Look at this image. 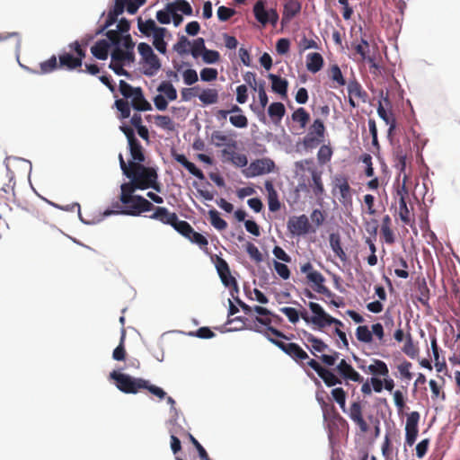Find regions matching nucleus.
<instances>
[{"mask_svg":"<svg viewBox=\"0 0 460 460\" xmlns=\"http://www.w3.org/2000/svg\"><path fill=\"white\" fill-rule=\"evenodd\" d=\"M391 226L392 219L389 215H385L382 220L381 234L384 237L385 243L388 244H392L394 243V234L391 228Z\"/></svg>","mask_w":460,"mask_h":460,"instance_id":"30","label":"nucleus"},{"mask_svg":"<svg viewBox=\"0 0 460 460\" xmlns=\"http://www.w3.org/2000/svg\"><path fill=\"white\" fill-rule=\"evenodd\" d=\"M115 106L120 112L119 118L121 119H128L130 116V105L129 102L125 99H118L115 101Z\"/></svg>","mask_w":460,"mask_h":460,"instance_id":"51","label":"nucleus"},{"mask_svg":"<svg viewBox=\"0 0 460 460\" xmlns=\"http://www.w3.org/2000/svg\"><path fill=\"white\" fill-rule=\"evenodd\" d=\"M111 58L113 60L120 61L121 63L128 61H134V53L129 50H123L119 47H116L111 52Z\"/></svg>","mask_w":460,"mask_h":460,"instance_id":"38","label":"nucleus"},{"mask_svg":"<svg viewBox=\"0 0 460 460\" xmlns=\"http://www.w3.org/2000/svg\"><path fill=\"white\" fill-rule=\"evenodd\" d=\"M402 351L408 357L415 358L419 354V349L414 345L411 333H407Z\"/></svg>","mask_w":460,"mask_h":460,"instance_id":"46","label":"nucleus"},{"mask_svg":"<svg viewBox=\"0 0 460 460\" xmlns=\"http://www.w3.org/2000/svg\"><path fill=\"white\" fill-rule=\"evenodd\" d=\"M59 68H66L67 70H75L81 67V61L75 58V56L68 52H64L59 55Z\"/></svg>","mask_w":460,"mask_h":460,"instance_id":"23","label":"nucleus"},{"mask_svg":"<svg viewBox=\"0 0 460 460\" xmlns=\"http://www.w3.org/2000/svg\"><path fill=\"white\" fill-rule=\"evenodd\" d=\"M130 104L132 105V107L135 110L139 111H146L152 110V106L145 98L141 88H138V90L133 95V97L131 98Z\"/></svg>","mask_w":460,"mask_h":460,"instance_id":"25","label":"nucleus"},{"mask_svg":"<svg viewBox=\"0 0 460 460\" xmlns=\"http://www.w3.org/2000/svg\"><path fill=\"white\" fill-rule=\"evenodd\" d=\"M398 194L400 195V199H399L400 219L405 225H410L412 219H411V215L410 209L407 207L405 196L401 191H398Z\"/></svg>","mask_w":460,"mask_h":460,"instance_id":"34","label":"nucleus"},{"mask_svg":"<svg viewBox=\"0 0 460 460\" xmlns=\"http://www.w3.org/2000/svg\"><path fill=\"white\" fill-rule=\"evenodd\" d=\"M273 266H274L275 271L281 279H283L285 280L289 279L290 270L286 264L277 261H274Z\"/></svg>","mask_w":460,"mask_h":460,"instance_id":"61","label":"nucleus"},{"mask_svg":"<svg viewBox=\"0 0 460 460\" xmlns=\"http://www.w3.org/2000/svg\"><path fill=\"white\" fill-rule=\"evenodd\" d=\"M307 172L311 173L313 193L316 198L321 199L324 193V187L322 180V172L318 171L316 167H308Z\"/></svg>","mask_w":460,"mask_h":460,"instance_id":"16","label":"nucleus"},{"mask_svg":"<svg viewBox=\"0 0 460 460\" xmlns=\"http://www.w3.org/2000/svg\"><path fill=\"white\" fill-rule=\"evenodd\" d=\"M334 186L340 190V201L343 204H350L352 202V190L348 179L344 176L335 177Z\"/></svg>","mask_w":460,"mask_h":460,"instance_id":"11","label":"nucleus"},{"mask_svg":"<svg viewBox=\"0 0 460 460\" xmlns=\"http://www.w3.org/2000/svg\"><path fill=\"white\" fill-rule=\"evenodd\" d=\"M177 215L174 212H170L168 208L164 207H156L155 212L149 216L151 219L160 221L164 225H170L171 226L175 223Z\"/></svg>","mask_w":460,"mask_h":460,"instance_id":"15","label":"nucleus"},{"mask_svg":"<svg viewBox=\"0 0 460 460\" xmlns=\"http://www.w3.org/2000/svg\"><path fill=\"white\" fill-rule=\"evenodd\" d=\"M285 113L286 109L282 102H272L268 108V114L275 124L280 123Z\"/></svg>","mask_w":460,"mask_h":460,"instance_id":"27","label":"nucleus"},{"mask_svg":"<svg viewBox=\"0 0 460 460\" xmlns=\"http://www.w3.org/2000/svg\"><path fill=\"white\" fill-rule=\"evenodd\" d=\"M137 23L139 31L146 36H150L152 32L153 35L155 34L157 32V29L160 28L156 26L155 21L152 19H148L146 22H143L139 17Z\"/></svg>","mask_w":460,"mask_h":460,"instance_id":"39","label":"nucleus"},{"mask_svg":"<svg viewBox=\"0 0 460 460\" xmlns=\"http://www.w3.org/2000/svg\"><path fill=\"white\" fill-rule=\"evenodd\" d=\"M59 67V63H58L57 57L55 55L51 56L48 60L43 61L40 64V74H49Z\"/></svg>","mask_w":460,"mask_h":460,"instance_id":"43","label":"nucleus"},{"mask_svg":"<svg viewBox=\"0 0 460 460\" xmlns=\"http://www.w3.org/2000/svg\"><path fill=\"white\" fill-rule=\"evenodd\" d=\"M336 370L340 376L345 381H353L361 383L363 377L349 364L345 359H341L336 367Z\"/></svg>","mask_w":460,"mask_h":460,"instance_id":"10","label":"nucleus"},{"mask_svg":"<svg viewBox=\"0 0 460 460\" xmlns=\"http://www.w3.org/2000/svg\"><path fill=\"white\" fill-rule=\"evenodd\" d=\"M270 341L301 367L308 366L313 368L328 387L342 383L341 379L335 376L332 370L322 367L315 359L310 358L307 352L298 344L294 342L286 343L278 339H270Z\"/></svg>","mask_w":460,"mask_h":460,"instance_id":"1","label":"nucleus"},{"mask_svg":"<svg viewBox=\"0 0 460 460\" xmlns=\"http://www.w3.org/2000/svg\"><path fill=\"white\" fill-rule=\"evenodd\" d=\"M139 190L137 183L130 180L128 182H124L120 186L119 199L125 206L123 213L128 216L137 217L143 212L151 211L154 205L140 195H133V193Z\"/></svg>","mask_w":460,"mask_h":460,"instance_id":"2","label":"nucleus"},{"mask_svg":"<svg viewBox=\"0 0 460 460\" xmlns=\"http://www.w3.org/2000/svg\"><path fill=\"white\" fill-rule=\"evenodd\" d=\"M135 181L139 190L153 189L161 191V184L158 182V174L155 168L145 166L142 164H132L131 170L126 176Z\"/></svg>","mask_w":460,"mask_h":460,"instance_id":"4","label":"nucleus"},{"mask_svg":"<svg viewBox=\"0 0 460 460\" xmlns=\"http://www.w3.org/2000/svg\"><path fill=\"white\" fill-rule=\"evenodd\" d=\"M308 306L312 313L314 314L311 317V323L319 328L325 327V323L329 318L330 314H328L323 308L317 303L309 302Z\"/></svg>","mask_w":460,"mask_h":460,"instance_id":"14","label":"nucleus"},{"mask_svg":"<svg viewBox=\"0 0 460 460\" xmlns=\"http://www.w3.org/2000/svg\"><path fill=\"white\" fill-rule=\"evenodd\" d=\"M323 58L320 53L313 52L306 56V68L311 73L319 72L323 66Z\"/></svg>","mask_w":460,"mask_h":460,"instance_id":"24","label":"nucleus"},{"mask_svg":"<svg viewBox=\"0 0 460 460\" xmlns=\"http://www.w3.org/2000/svg\"><path fill=\"white\" fill-rule=\"evenodd\" d=\"M420 417V416L418 411H411L407 417L405 425V442L410 447H411L416 441L419 432L418 423Z\"/></svg>","mask_w":460,"mask_h":460,"instance_id":"9","label":"nucleus"},{"mask_svg":"<svg viewBox=\"0 0 460 460\" xmlns=\"http://www.w3.org/2000/svg\"><path fill=\"white\" fill-rule=\"evenodd\" d=\"M128 146H129L130 155L133 160L132 162L138 163V164L144 163L146 160V157H145L144 150H143V147H142L140 142L137 139H136V140L128 143Z\"/></svg>","mask_w":460,"mask_h":460,"instance_id":"31","label":"nucleus"},{"mask_svg":"<svg viewBox=\"0 0 460 460\" xmlns=\"http://www.w3.org/2000/svg\"><path fill=\"white\" fill-rule=\"evenodd\" d=\"M330 77L338 84V86H343L346 84L345 78L343 77L341 70L338 65H332L330 67Z\"/></svg>","mask_w":460,"mask_h":460,"instance_id":"53","label":"nucleus"},{"mask_svg":"<svg viewBox=\"0 0 460 460\" xmlns=\"http://www.w3.org/2000/svg\"><path fill=\"white\" fill-rule=\"evenodd\" d=\"M229 122L232 126L238 128H245L248 127V119L247 117L243 113L239 114H233L229 116Z\"/></svg>","mask_w":460,"mask_h":460,"instance_id":"50","label":"nucleus"},{"mask_svg":"<svg viewBox=\"0 0 460 460\" xmlns=\"http://www.w3.org/2000/svg\"><path fill=\"white\" fill-rule=\"evenodd\" d=\"M199 99L204 105L215 104L218 101V91L215 88L204 89L199 94Z\"/></svg>","mask_w":460,"mask_h":460,"instance_id":"33","label":"nucleus"},{"mask_svg":"<svg viewBox=\"0 0 460 460\" xmlns=\"http://www.w3.org/2000/svg\"><path fill=\"white\" fill-rule=\"evenodd\" d=\"M246 252L249 254L250 258L253 260L255 262L259 263L263 261L262 254L261 253L257 246L252 243H247Z\"/></svg>","mask_w":460,"mask_h":460,"instance_id":"60","label":"nucleus"},{"mask_svg":"<svg viewBox=\"0 0 460 460\" xmlns=\"http://www.w3.org/2000/svg\"><path fill=\"white\" fill-rule=\"evenodd\" d=\"M356 337L364 343H371L373 341L372 332L367 325H360L357 328Z\"/></svg>","mask_w":460,"mask_h":460,"instance_id":"47","label":"nucleus"},{"mask_svg":"<svg viewBox=\"0 0 460 460\" xmlns=\"http://www.w3.org/2000/svg\"><path fill=\"white\" fill-rule=\"evenodd\" d=\"M268 78L271 81V89L281 96H287L288 82L287 79L274 74H269Z\"/></svg>","mask_w":460,"mask_h":460,"instance_id":"22","label":"nucleus"},{"mask_svg":"<svg viewBox=\"0 0 460 460\" xmlns=\"http://www.w3.org/2000/svg\"><path fill=\"white\" fill-rule=\"evenodd\" d=\"M118 14L110 10L105 22L97 30L96 34H102L110 26L116 22Z\"/></svg>","mask_w":460,"mask_h":460,"instance_id":"62","label":"nucleus"},{"mask_svg":"<svg viewBox=\"0 0 460 460\" xmlns=\"http://www.w3.org/2000/svg\"><path fill=\"white\" fill-rule=\"evenodd\" d=\"M329 242L335 256H337L342 262H346L348 261V256L341 246L340 234L338 233L331 234L329 236Z\"/></svg>","mask_w":460,"mask_h":460,"instance_id":"21","label":"nucleus"},{"mask_svg":"<svg viewBox=\"0 0 460 460\" xmlns=\"http://www.w3.org/2000/svg\"><path fill=\"white\" fill-rule=\"evenodd\" d=\"M178 233H180L184 237L189 236V234L191 233L192 226L184 220H179L177 217L175 223L172 226Z\"/></svg>","mask_w":460,"mask_h":460,"instance_id":"54","label":"nucleus"},{"mask_svg":"<svg viewBox=\"0 0 460 460\" xmlns=\"http://www.w3.org/2000/svg\"><path fill=\"white\" fill-rule=\"evenodd\" d=\"M268 12L265 9V1L264 0H259L255 3L253 6V13L255 16V19L261 23L262 25H266L269 23V15Z\"/></svg>","mask_w":460,"mask_h":460,"instance_id":"32","label":"nucleus"},{"mask_svg":"<svg viewBox=\"0 0 460 460\" xmlns=\"http://www.w3.org/2000/svg\"><path fill=\"white\" fill-rule=\"evenodd\" d=\"M292 119L299 123L301 128H305L310 119V115L304 108L300 107L292 113Z\"/></svg>","mask_w":460,"mask_h":460,"instance_id":"41","label":"nucleus"},{"mask_svg":"<svg viewBox=\"0 0 460 460\" xmlns=\"http://www.w3.org/2000/svg\"><path fill=\"white\" fill-rule=\"evenodd\" d=\"M191 243L199 246L200 249L207 251L208 241V239L201 234L196 232L193 228L191 229V233L189 234V236L186 237Z\"/></svg>","mask_w":460,"mask_h":460,"instance_id":"44","label":"nucleus"},{"mask_svg":"<svg viewBox=\"0 0 460 460\" xmlns=\"http://www.w3.org/2000/svg\"><path fill=\"white\" fill-rule=\"evenodd\" d=\"M6 169H7V178H8V182L7 183H4L1 190L5 193V194H13V191H14V187H15V181H14V174L12 171H10L9 167H8V164H6Z\"/></svg>","mask_w":460,"mask_h":460,"instance_id":"59","label":"nucleus"},{"mask_svg":"<svg viewBox=\"0 0 460 460\" xmlns=\"http://www.w3.org/2000/svg\"><path fill=\"white\" fill-rule=\"evenodd\" d=\"M190 45V41L185 36H181L179 38V40L173 46V49L180 55L187 54L189 52L188 47Z\"/></svg>","mask_w":460,"mask_h":460,"instance_id":"64","label":"nucleus"},{"mask_svg":"<svg viewBox=\"0 0 460 460\" xmlns=\"http://www.w3.org/2000/svg\"><path fill=\"white\" fill-rule=\"evenodd\" d=\"M288 229L292 235H304L310 231V223L305 215L291 217L288 221Z\"/></svg>","mask_w":460,"mask_h":460,"instance_id":"8","label":"nucleus"},{"mask_svg":"<svg viewBox=\"0 0 460 460\" xmlns=\"http://www.w3.org/2000/svg\"><path fill=\"white\" fill-rule=\"evenodd\" d=\"M306 279L308 282L312 283V288L315 292L320 290V287H324L325 278L317 270L311 272Z\"/></svg>","mask_w":460,"mask_h":460,"instance_id":"42","label":"nucleus"},{"mask_svg":"<svg viewBox=\"0 0 460 460\" xmlns=\"http://www.w3.org/2000/svg\"><path fill=\"white\" fill-rule=\"evenodd\" d=\"M156 31L157 32L153 35V37H154L153 45L157 49V51H159L162 54H165L167 44L164 39L165 36L166 29L159 28V29H157Z\"/></svg>","mask_w":460,"mask_h":460,"instance_id":"35","label":"nucleus"},{"mask_svg":"<svg viewBox=\"0 0 460 460\" xmlns=\"http://www.w3.org/2000/svg\"><path fill=\"white\" fill-rule=\"evenodd\" d=\"M124 339H125V330L122 329V336L120 339V342L117 348L113 350L112 358L115 360L122 361L126 358V349L124 347Z\"/></svg>","mask_w":460,"mask_h":460,"instance_id":"57","label":"nucleus"},{"mask_svg":"<svg viewBox=\"0 0 460 460\" xmlns=\"http://www.w3.org/2000/svg\"><path fill=\"white\" fill-rule=\"evenodd\" d=\"M347 90L349 97L357 98L363 103L367 102V93L363 89L360 83L358 82L355 78L349 81Z\"/></svg>","mask_w":460,"mask_h":460,"instance_id":"19","label":"nucleus"},{"mask_svg":"<svg viewBox=\"0 0 460 460\" xmlns=\"http://www.w3.org/2000/svg\"><path fill=\"white\" fill-rule=\"evenodd\" d=\"M145 66H144V75L147 76H153L155 75L161 68V62L159 58L153 54L148 58L144 60Z\"/></svg>","mask_w":460,"mask_h":460,"instance_id":"29","label":"nucleus"},{"mask_svg":"<svg viewBox=\"0 0 460 460\" xmlns=\"http://www.w3.org/2000/svg\"><path fill=\"white\" fill-rule=\"evenodd\" d=\"M267 191L269 209L271 212H276L280 209L281 204L279 200V194L274 188L271 181H266L264 183Z\"/></svg>","mask_w":460,"mask_h":460,"instance_id":"18","label":"nucleus"},{"mask_svg":"<svg viewBox=\"0 0 460 460\" xmlns=\"http://www.w3.org/2000/svg\"><path fill=\"white\" fill-rule=\"evenodd\" d=\"M407 166V152L401 146H398L394 151V167L399 171L400 174H403V184L408 179L406 174Z\"/></svg>","mask_w":460,"mask_h":460,"instance_id":"20","label":"nucleus"},{"mask_svg":"<svg viewBox=\"0 0 460 460\" xmlns=\"http://www.w3.org/2000/svg\"><path fill=\"white\" fill-rule=\"evenodd\" d=\"M368 370L373 375L386 376L389 373L387 365L379 359H375L374 364L368 366Z\"/></svg>","mask_w":460,"mask_h":460,"instance_id":"45","label":"nucleus"},{"mask_svg":"<svg viewBox=\"0 0 460 460\" xmlns=\"http://www.w3.org/2000/svg\"><path fill=\"white\" fill-rule=\"evenodd\" d=\"M319 294H323L328 298H331V304L336 307H341L344 305L341 297H337L334 293H332L327 287H320V290L317 292Z\"/></svg>","mask_w":460,"mask_h":460,"instance_id":"52","label":"nucleus"},{"mask_svg":"<svg viewBox=\"0 0 460 460\" xmlns=\"http://www.w3.org/2000/svg\"><path fill=\"white\" fill-rule=\"evenodd\" d=\"M155 123L157 127H159L163 129H167V130L174 129V123L169 116L156 115V116H155Z\"/></svg>","mask_w":460,"mask_h":460,"instance_id":"49","label":"nucleus"},{"mask_svg":"<svg viewBox=\"0 0 460 460\" xmlns=\"http://www.w3.org/2000/svg\"><path fill=\"white\" fill-rule=\"evenodd\" d=\"M276 169L274 161L269 157H263L252 161L243 173L246 178H253L256 176L273 172Z\"/></svg>","mask_w":460,"mask_h":460,"instance_id":"5","label":"nucleus"},{"mask_svg":"<svg viewBox=\"0 0 460 460\" xmlns=\"http://www.w3.org/2000/svg\"><path fill=\"white\" fill-rule=\"evenodd\" d=\"M325 126L321 119H315L308 128V132L303 139L306 148H314L324 140Z\"/></svg>","mask_w":460,"mask_h":460,"instance_id":"6","label":"nucleus"},{"mask_svg":"<svg viewBox=\"0 0 460 460\" xmlns=\"http://www.w3.org/2000/svg\"><path fill=\"white\" fill-rule=\"evenodd\" d=\"M429 289L426 284V282H423L419 287V296H418V301L421 303L424 306L429 308Z\"/></svg>","mask_w":460,"mask_h":460,"instance_id":"58","label":"nucleus"},{"mask_svg":"<svg viewBox=\"0 0 460 460\" xmlns=\"http://www.w3.org/2000/svg\"><path fill=\"white\" fill-rule=\"evenodd\" d=\"M157 91L163 93L169 101L177 99V91L170 82H162L157 87Z\"/></svg>","mask_w":460,"mask_h":460,"instance_id":"40","label":"nucleus"},{"mask_svg":"<svg viewBox=\"0 0 460 460\" xmlns=\"http://www.w3.org/2000/svg\"><path fill=\"white\" fill-rule=\"evenodd\" d=\"M207 49L205 46V40L203 38H198L193 41L191 46L190 53L193 58H198L200 55H203L205 50Z\"/></svg>","mask_w":460,"mask_h":460,"instance_id":"56","label":"nucleus"},{"mask_svg":"<svg viewBox=\"0 0 460 460\" xmlns=\"http://www.w3.org/2000/svg\"><path fill=\"white\" fill-rule=\"evenodd\" d=\"M215 264L222 283L227 288H234L235 290H238L237 281L232 276L226 261L217 256Z\"/></svg>","mask_w":460,"mask_h":460,"instance_id":"7","label":"nucleus"},{"mask_svg":"<svg viewBox=\"0 0 460 460\" xmlns=\"http://www.w3.org/2000/svg\"><path fill=\"white\" fill-rule=\"evenodd\" d=\"M349 418L359 427L361 432L368 431V425L362 416V407L359 402H354L349 408Z\"/></svg>","mask_w":460,"mask_h":460,"instance_id":"13","label":"nucleus"},{"mask_svg":"<svg viewBox=\"0 0 460 460\" xmlns=\"http://www.w3.org/2000/svg\"><path fill=\"white\" fill-rule=\"evenodd\" d=\"M110 377L115 381L118 389L125 394H137L143 389H146L161 400L166 396V393L162 388L151 385L149 381L143 378L132 377L115 370L110 374Z\"/></svg>","mask_w":460,"mask_h":460,"instance_id":"3","label":"nucleus"},{"mask_svg":"<svg viewBox=\"0 0 460 460\" xmlns=\"http://www.w3.org/2000/svg\"><path fill=\"white\" fill-rule=\"evenodd\" d=\"M172 155L173 159L181 164L186 170H188L190 174L194 175L199 180L205 179L203 172L199 169L193 163L190 162L184 155L173 152Z\"/></svg>","mask_w":460,"mask_h":460,"instance_id":"17","label":"nucleus"},{"mask_svg":"<svg viewBox=\"0 0 460 460\" xmlns=\"http://www.w3.org/2000/svg\"><path fill=\"white\" fill-rule=\"evenodd\" d=\"M119 92L125 99H131L139 87H133L124 80L119 81Z\"/></svg>","mask_w":460,"mask_h":460,"instance_id":"55","label":"nucleus"},{"mask_svg":"<svg viewBox=\"0 0 460 460\" xmlns=\"http://www.w3.org/2000/svg\"><path fill=\"white\" fill-rule=\"evenodd\" d=\"M111 44L106 40H98L92 48V54L100 60H106L109 56Z\"/></svg>","mask_w":460,"mask_h":460,"instance_id":"26","label":"nucleus"},{"mask_svg":"<svg viewBox=\"0 0 460 460\" xmlns=\"http://www.w3.org/2000/svg\"><path fill=\"white\" fill-rule=\"evenodd\" d=\"M217 70L212 67H205L200 71V78L204 82H211L217 79Z\"/></svg>","mask_w":460,"mask_h":460,"instance_id":"63","label":"nucleus"},{"mask_svg":"<svg viewBox=\"0 0 460 460\" xmlns=\"http://www.w3.org/2000/svg\"><path fill=\"white\" fill-rule=\"evenodd\" d=\"M249 329L253 330L257 332L262 333L269 341H270V339H273L270 336L271 334L277 338L289 340V338L287 335H285L282 332H280L279 330H278L272 326H269L268 328H265V329H261L258 325H254L253 327H250Z\"/></svg>","mask_w":460,"mask_h":460,"instance_id":"36","label":"nucleus"},{"mask_svg":"<svg viewBox=\"0 0 460 460\" xmlns=\"http://www.w3.org/2000/svg\"><path fill=\"white\" fill-rule=\"evenodd\" d=\"M332 156V149L329 145H323L317 153L319 164H325L330 162Z\"/></svg>","mask_w":460,"mask_h":460,"instance_id":"48","label":"nucleus"},{"mask_svg":"<svg viewBox=\"0 0 460 460\" xmlns=\"http://www.w3.org/2000/svg\"><path fill=\"white\" fill-rule=\"evenodd\" d=\"M302 4L299 0H285L282 13V24L288 23L301 12Z\"/></svg>","mask_w":460,"mask_h":460,"instance_id":"12","label":"nucleus"},{"mask_svg":"<svg viewBox=\"0 0 460 460\" xmlns=\"http://www.w3.org/2000/svg\"><path fill=\"white\" fill-rule=\"evenodd\" d=\"M210 224L217 230L222 231L226 229L227 223L220 217L219 212L215 208L208 211Z\"/></svg>","mask_w":460,"mask_h":460,"instance_id":"37","label":"nucleus"},{"mask_svg":"<svg viewBox=\"0 0 460 460\" xmlns=\"http://www.w3.org/2000/svg\"><path fill=\"white\" fill-rule=\"evenodd\" d=\"M303 334L307 342L311 343V352L315 355V352H323L328 349V345L321 339L316 338L312 333L303 331Z\"/></svg>","mask_w":460,"mask_h":460,"instance_id":"28","label":"nucleus"}]
</instances>
